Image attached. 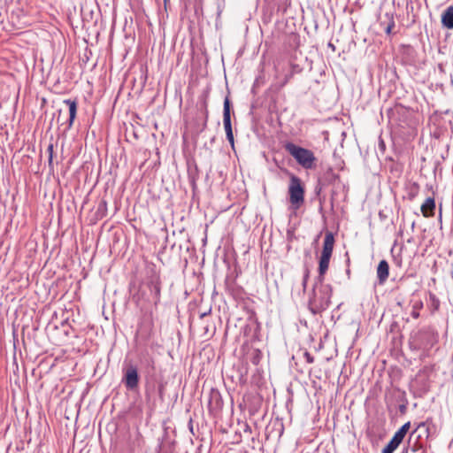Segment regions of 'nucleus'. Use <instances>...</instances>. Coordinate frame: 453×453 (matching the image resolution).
<instances>
[{
	"label": "nucleus",
	"mask_w": 453,
	"mask_h": 453,
	"mask_svg": "<svg viewBox=\"0 0 453 453\" xmlns=\"http://www.w3.org/2000/svg\"><path fill=\"white\" fill-rule=\"evenodd\" d=\"M150 362L151 365L153 366V365H154V361H153L152 359H150Z\"/></svg>",
	"instance_id": "29"
},
{
	"label": "nucleus",
	"mask_w": 453,
	"mask_h": 453,
	"mask_svg": "<svg viewBox=\"0 0 453 453\" xmlns=\"http://www.w3.org/2000/svg\"><path fill=\"white\" fill-rule=\"evenodd\" d=\"M440 300L439 298L434 294L429 293V298H428V308L430 309L432 313H434L440 309Z\"/></svg>",
	"instance_id": "14"
},
{
	"label": "nucleus",
	"mask_w": 453,
	"mask_h": 453,
	"mask_svg": "<svg viewBox=\"0 0 453 453\" xmlns=\"http://www.w3.org/2000/svg\"><path fill=\"white\" fill-rule=\"evenodd\" d=\"M404 410H405V406L404 405H401L400 406V411L403 412Z\"/></svg>",
	"instance_id": "28"
},
{
	"label": "nucleus",
	"mask_w": 453,
	"mask_h": 453,
	"mask_svg": "<svg viewBox=\"0 0 453 453\" xmlns=\"http://www.w3.org/2000/svg\"><path fill=\"white\" fill-rule=\"evenodd\" d=\"M148 285L150 290L153 303L155 305H157L160 302L161 287L159 277L157 275L151 277Z\"/></svg>",
	"instance_id": "5"
},
{
	"label": "nucleus",
	"mask_w": 453,
	"mask_h": 453,
	"mask_svg": "<svg viewBox=\"0 0 453 453\" xmlns=\"http://www.w3.org/2000/svg\"><path fill=\"white\" fill-rule=\"evenodd\" d=\"M435 202L432 197H427L421 205V212L425 217H431L434 213Z\"/></svg>",
	"instance_id": "10"
},
{
	"label": "nucleus",
	"mask_w": 453,
	"mask_h": 453,
	"mask_svg": "<svg viewBox=\"0 0 453 453\" xmlns=\"http://www.w3.org/2000/svg\"><path fill=\"white\" fill-rule=\"evenodd\" d=\"M331 257L321 255L319 258V276L317 279L319 280H324V275L326 273L328 267H329V262H330Z\"/></svg>",
	"instance_id": "11"
},
{
	"label": "nucleus",
	"mask_w": 453,
	"mask_h": 453,
	"mask_svg": "<svg viewBox=\"0 0 453 453\" xmlns=\"http://www.w3.org/2000/svg\"><path fill=\"white\" fill-rule=\"evenodd\" d=\"M47 152L49 154V156H53V153H54V146L52 143H50L47 147Z\"/></svg>",
	"instance_id": "24"
},
{
	"label": "nucleus",
	"mask_w": 453,
	"mask_h": 453,
	"mask_svg": "<svg viewBox=\"0 0 453 453\" xmlns=\"http://www.w3.org/2000/svg\"><path fill=\"white\" fill-rule=\"evenodd\" d=\"M303 357L307 363L311 364L314 362V357L308 351L304 352Z\"/></svg>",
	"instance_id": "20"
},
{
	"label": "nucleus",
	"mask_w": 453,
	"mask_h": 453,
	"mask_svg": "<svg viewBox=\"0 0 453 453\" xmlns=\"http://www.w3.org/2000/svg\"><path fill=\"white\" fill-rule=\"evenodd\" d=\"M411 426V423L407 422L403 424L393 435L395 438L398 439L401 442L403 441V438L405 437L407 432L409 431Z\"/></svg>",
	"instance_id": "16"
},
{
	"label": "nucleus",
	"mask_w": 453,
	"mask_h": 453,
	"mask_svg": "<svg viewBox=\"0 0 453 453\" xmlns=\"http://www.w3.org/2000/svg\"><path fill=\"white\" fill-rule=\"evenodd\" d=\"M303 71V67H301L298 64H290V70L288 73L285 74V77L280 84V87H284L295 74L300 73Z\"/></svg>",
	"instance_id": "12"
},
{
	"label": "nucleus",
	"mask_w": 453,
	"mask_h": 453,
	"mask_svg": "<svg viewBox=\"0 0 453 453\" xmlns=\"http://www.w3.org/2000/svg\"><path fill=\"white\" fill-rule=\"evenodd\" d=\"M387 19L389 20L388 26L385 27L386 34L389 35L392 32V29L395 27V20L392 13L387 12L386 15Z\"/></svg>",
	"instance_id": "19"
},
{
	"label": "nucleus",
	"mask_w": 453,
	"mask_h": 453,
	"mask_svg": "<svg viewBox=\"0 0 453 453\" xmlns=\"http://www.w3.org/2000/svg\"><path fill=\"white\" fill-rule=\"evenodd\" d=\"M334 244V234L331 232H327L325 235L321 255L331 257L333 253Z\"/></svg>",
	"instance_id": "7"
},
{
	"label": "nucleus",
	"mask_w": 453,
	"mask_h": 453,
	"mask_svg": "<svg viewBox=\"0 0 453 453\" xmlns=\"http://www.w3.org/2000/svg\"><path fill=\"white\" fill-rule=\"evenodd\" d=\"M64 104L69 108V127H71L76 117L77 103L75 100L65 99L64 100Z\"/></svg>",
	"instance_id": "13"
},
{
	"label": "nucleus",
	"mask_w": 453,
	"mask_h": 453,
	"mask_svg": "<svg viewBox=\"0 0 453 453\" xmlns=\"http://www.w3.org/2000/svg\"><path fill=\"white\" fill-rule=\"evenodd\" d=\"M226 134V139H227V141L229 142V143L231 144V146H232V147H234V140L233 131H232V132H230V133Z\"/></svg>",
	"instance_id": "21"
},
{
	"label": "nucleus",
	"mask_w": 453,
	"mask_h": 453,
	"mask_svg": "<svg viewBox=\"0 0 453 453\" xmlns=\"http://www.w3.org/2000/svg\"><path fill=\"white\" fill-rule=\"evenodd\" d=\"M107 213V203L105 200H102L97 206L96 214L101 218L104 217Z\"/></svg>",
	"instance_id": "18"
},
{
	"label": "nucleus",
	"mask_w": 453,
	"mask_h": 453,
	"mask_svg": "<svg viewBox=\"0 0 453 453\" xmlns=\"http://www.w3.org/2000/svg\"><path fill=\"white\" fill-rule=\"evenodd\" d=\"M164 390H165V386L163 384H160L158 386V395H159V397L161 398V400L164 399Z\"/></svg>",
	"instance_id": "23"
},
{
	"label": "nucleus",
	"mask_w": 453,
	"mask_h": 453,
	"mask_svg": "<svg viewBox=\"0 0 453 453\" xmlns=\"http://www.w3.org/2000/svg\"><path fill=\"white\" fill-rule=\"evenodd\" d=\"M402 442L394 436L388 445L383 449L382 453H393Z\"/></svg>",
	"instance_id": "15"
},
{
	"label": "nucleus",
	"mask_w": 453,
	"mask_h": 453,
	"mask_svg": "<svg viewBox=\"0 0 453 453\" xmlns=\"http://www.w3.org/2000/svg\"><path fill=\"white\" fill-rule=\"evenodd\" d=\"M48 163L50 169L53 170V156H49Z\"/></svg>",
	"instance_id": "25"
},
{
	"label": "nucleus",
	"mask_w": 453,
	"mask_h": 453,
	"mask_svg": "<svg viewBox=\"0 0 453 453\" xmlns=\"http://www.w3.org/2000/svg\"><path fill=\"white\" fill-rule=\"evenodd\" d=\"M203 107H204L205 113L207 114V104H206L205 100L203 101Z\"/></svg>",
	"instance_id": "27"
},
{
	"label": "nucleus",
	"mask_w": 453,
	"mask_h": 453,
	"mask_svg": "<svg viewBox=\"0 0 453 453\" xmlns=\"http://www.w3.org/2000/svg\"><path fill=\"white\" fill-rule=\"evenodd\" d=\"M308 278H309V271L306 270L305 273H304V275H303V283H302L303 287V289L306 288Z\"/></svg>",
	"instance_id": "22"
},
{
	"label": "nucleus",
	"mask_w": 453,
	"mask_h": 453,
	"mask_svg": "<svg viewBox=\"0 0 453 453\" xmlns=\"http://www.w3.org/2000/svg\"><path fill=\"white\" fill-rule=\"evenodd\" d=\"M441 24L448 29H453V6H449L441 14Z\"/></svg>",
	"instance_id": "9"
},
{
	"label": "nucleus",
	"mask_w": 453,
	"mask_h": 453,
	"mask_svg": "<svg viewBox=\"0 0 453 453\" xmlns=\"http://www.w3.org/2000/svg\"><path fill=\"white\" fill-rule=\"evenodd\" d=\"M122 372L123 377L121 381L125 388L129 391L136 390L140 382L137 366L131 362L125 364Z\"/></svg>",
	"instance_id": "4"
},
{
	"label": "nucleus",
	"mask_w": 453,
	"mask_h": 453,
	"mask_svg": "<svg viewBox=\"0 0 453 453\" xmlns=\"http://www.w3.org/2000/svg\"><path fill=\"white\" fill-rule=\"evenodd\" d=\"M324 280H316L312 295L309 299V309L313 314H318L326 310L331 303L332 287L325 284Z\"/></svg>",
	"instance_id": "1"
},
{
	"label": "nucleus",
	"mask_w": 453,
	"mask_h": 453,
	"mask_svg": "<svg viewBox=\"0 0 453 453\" xmlns=\"http://www.w3.org/2000/svg\"><path fill=\"white\" fill-rule=\"evenodd\" d=\"M210 312H211V309L209 310V311H208V312L203 311V312L201 314V318H203L204 316H206V315H207L208 313H210Z\"/></svg>",
	"instance_id": "26"
},
{
	"label": "nucleus",
	"mask_w": 453,
	"mask_h": 453,
	"mask_svg": "<svg viewBox=\"0 0 453 453\" xmlns=\"http://www.w3.org/2000/svg\"><path fill=\"white\" fill-rule=\"evenodd\" d=\"M285 149L303 168L311 169L313 167L316 157L311 150L292 142H288Z\"/></svg>",
	"instance_id": "2"
},
{
	"label": "nucleus",
	"mask_w": 453,
	"mask_h": 453,
	"mask_svg": "<svg viewBox=\"0 0 453 453\" xmlns=\"http://www.w3.org/2000/svg\"><path fill=\"white\" fill-rule=\"evenodd\" d=\"M423 308V302L417 301L412 305L411 317L414 319L419 318V311Z\"/></svg>",
	"instance_id": "17"
},
{
	"label": "nucleus",
	"mask_w": 453,
	"mask_h": 453,
	"mask_svg": "<svg viewBox=\"0 0 453 453\" xmlns=\"http://www.w3.org/2000/svg\"><path fill=\"white\" fill-rule=\"evenodd\" d=\"M289 202L296 208H299L304 202V188L300 178L292 174L288 185Z\"/></svg>",
	"instance_id": "3"
},
{
	"label": "nucleus",
	"mask_w": 453,
	"mask_h": 453,
	"mask_svg": "<svg viewBox=\"0 0 453 453\" xmlns=\"http://www.w3.org/2000/svg\"><path fill=\"white\" fill-rule=\"evenodd\" d=\"M230 100L228 97H226L224 100V109H223V124L226 134L233 131L232 124H231V113H230Z\"/></svg>",
	"instance_id": "6"
},
{
	"label": "nucleus",
	"mask_w": 453,
	"mask_h": 453,
	"mask_svg": "<svg viewBox=\"0 0 453 453\" xmlns=\"http://www.w3.org/2000/svg\"><path fill=\"white\" fill-rule=\"evenodd\" d=\"M389 273V265L386 260H381L377 267V277L380 284H383L388 277Z\"/></svg>",
	"instance_id": "8"
}]
</instances>
